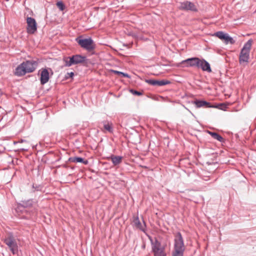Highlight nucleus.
<instances>
[{"label": "nucleus", "instance_id": "obj_1", "mask_svg": "<svg viewBox=\"0 0 256 256\" xmlns=\"http://www.w3.org/2000/svg\"><path fill=\"white\" fill-rule=\"evenodd\" d=\"M38 64L37 61L32 60L23 62L15 70L14 74L17 76H22L27 73L32 72Z\"/></svg>", "mask_w": 256, "mask_h": 256}, {"label": "nucleus", "instance_id": "obj_2", "mask_svg": "<svg viewBox=\"0 0 256 256\" xmlns=\"http://www.w3.org/2000/svg\"><path fill=\"white\" fill-rule=\"evenodd\" d=\"M174 236V248L172 256H184L185 246L182 235L180 232H177Z\"/></svg>", "mask_w": 256, "mask_h": 256}, {"label": "nucleus", "instance_id": "obj_3", "mask_svg": "<svg viewBox=\"0 0 256 256\" xmlns=\"http://www.w3.org/2000/svg\"><path fill=\"white\" fill-rule=\"evenodd\" d=\"M253 40L250 39L241 50L239 56V62L240 64H246L250 58V53Z\"/></svg>", "mask_w": 256, "mask_h": 256}, {"label": "nucleus", "instance_id": "obj_4", "mask_svg": "<svg viewBox=\"0 0 256 256\" xmlns=\"http://www.w3.org/2000/svg\"><path fill=\"white\" fill-rule=\"evenodd\" d=\"M76 41L82 48L88 52L94 50L96 48V44L90 38L83 39L78 37L76 38Z\"/></svg>", "mask_w": 256, "mask_h": 256}, {"label": "nucleus", "instance_id": "obj_5", "mask_svg": "<svg viewBox=\"0 0 256 256\" xmlns=\"http://www.w3.org/2000/svg\"><path fill=\"white\" fill-rule=\"evenodd\" d=\"M4 242L8 246L10 252L14 254L18 253V246L14 238L12 236H8V237L6 238L4 240Z\"/></svg>", "mask_w": 256, "mask_h": 256}, {"label": "nucleus", "instance_id": "obj_6", "mask_svg": "<svg viewBox=\"0 0 256 256\" xmlns=\"http://www.w3.org/2000/svg\"><path fill=\"white\" fill-rule=\"evenodd\" d=\"M27 32L30 34H34L37 30V24L36 20L31 17L26 18Z\"/></svg>", "mask_w": 256, "mask_h": 256}, {"label": "nucleus", "instance_id": "obj_7", "mask_svg": "<svg viewBox=\"0 0 256 256\" xmlns=\"http://www.w3.org/2000/svg\"><path fill=\"white\" fill-rule=\"evenodd\" d=\"M179 9L182 10H190L192 12H197L198 9L196 6L192 2L188 1H184L180 2L179 6Z\"/></svg>", "mask_w": 256, "mask_h": 256}, {"label": "nucleus", "instance_id": "obj_8", "mask_svg": "<svg viewBox=\"0 0 256 256\" xmlns=\"http://www.w3.org/2000/svg\"><path fill=\"white\" fill-rule=\"evenodd\" d=\"M15 210L20 216L21 214L22 215L20 216L21 218L26 217L27 215H30V213L32 212V210H28L20 204H18Z\"/></svg>", "mask_w": 256, "mask_h": 256}, {"label": "nucleus", "instance_id": "obj_9", "mask_svg": "<svg viewBox=\"0 0 256 256\" xmlns=\"http://www.w3.org/2000/svg\"><path fill=\"white\" fill-rule=\"evenodd\" d=\"M200 61V59L194 57L188 58L186 60H182V63L183 64H186V66H190V67H196L198 68V64Z\"/></svg>", "mask_w": 256, "mask_h": 256}, {"label": "nucleus", "instance_id": "obj_10", "mask_svg": "<svg viewBox=\"0 0 256 256\" xmlns=\"http://www.w3.org/2000/svg\"><path fill=\"white\" fill-rule=\"evenodd\" d=\"M145 82L152 86H162L170 84V82L166 80H158L154 79H148L146 80Z\"/></svg>", "mask_w": 256, "mask_h": 256}, {"label": "nucleus", "instance_id": "obj_11", "mask_svg": "<svg viewBox=\"0 0 256 256\" xmlns=\"http://www.w3.org/2000/svg\"><path fill=\"white\" fill-rule=\"evenodd\" d=\"M143 222L144 224L140 222L138 216H133L132 222L133 226H134L136 228L139 229L142 232H144L146 228V224L144 221H143Z\"/></svg>", "mask_w": 256, "mask_h": 256}, {"label": "nucleus", "instance_id": "obj_12", "mask_svg": "<svg viewBox=\"0 0 256 256\" xmlns=\"http://www.w3.org/2000/svg\"><path fill=\"white\" fill-rule=\"evenodd\" d=\"M160 244L156 240V244L152 248L154 256H166L164 250L160 248Z\"/></svg>", "mask_w": 256, "mask_h": 256}, {"label": "nucleus", "instance_id": "obj_13", "mask_svg": "<svg viewBox=\"0 0 256 256\" xmlns=\"http://www.w3.org/2000/svg\"><path fill=\"white\" fill-rule=\"evenodd\" d=\"M40 72V84L44 85L48 82L50 79L49 72L47 68H42Z\"/></svg>", "mask_w": 256, "mask_h": 256}, {"label": "nucleus", "instance_id": "obj_14", "mask_svg": "<svg viewBox=\"0 0 256 256\" xmlns=\"http://www.w3.org/2000/svg\"><path fill=\"white\" fill-rule=\"evenodd\" d=\"M198 68H200L203 71H206L208 72H212L210 64L204 59H200Z\"/></svg>", "mask_w": 256, "mask_h": 256}, {"label": "nucleus", "instance_id": "obj_15", "mask_svg": "<svg viewBox=\"0 0 256 256\" xmlns=\"http://www.w3.org/2000/svg\"><path fill=\"white\" fill-rule=\"evenodd\" d=\"M74 64H84L87 60L86 57L80 54H75L72 56Z\"/></svg>", "mask_w": 256, "mask_h": 256}, {"label": "nucleus", "instance_id": "obj_16", "mask_svg": "<svg viewBox=\"0 0 256 256\" xmlns=\"http://www.w3.org/2000/svg\"><path fill=\"white\" fill-rule=\"evenodd\" d=\"M22 206L28 210H32V212L33 211V204L34 202L32 200H22L20 203Z\"/></svg>", "mask_w": 256, "mask_h": 256}, {"label": "nucleus", "instance_id": "obj_17", "mask_svg": "<svg viewBox=\"0 0 256 256\" xmlns=\"http://www.w3.org/2000/svg\"><path fill=\"white\" fill-rule=\"evenodd\" d=\"M68 160L73 162H80L86 165L88 164V160H84L83 158L80 157H70L68 158Z\"/></svg>", "mask_w": 256, "mask_h": 256}, {"label": "nucleus", "instance_id": "obj_18", "mask_svg": "<svg viewBox=\"0 0 256 256\" xmlns=\"http://www.w3.org/2000/svg\"><path fill=\"white\" fill-rule=\"evenodd\" d=\"M63 62L65 66L70 67L74 65L72 56H66L63 58Z\"/></svg>", "mask_w": 256, "mask_h": 256}, {"label": "nucleus", "instance_id": "obj_19", "mask_svg": "<svg viewBox=\"0 0 256 256\" xmlns=\"http://www.w3.org/2000/svg\"><path fill=\"white\" fill-rule=\"evenodd\" d=\"M197 108H200L202 106H204L206 108H210L212 107L210 102H208L204 100H196L194 102Z\"/></svg>", "mask_w": 256, "mask_h": 256}, {"label": "nucleus", "instance_id": "obj_20", "mask_svg": "<svg viewBox=\"0 0 256 256\" xmlns=\"http://www.w3.org/2000/svg\"><path fill=\"white\" fill-rule=\"evenodd\" d=\"M110 159L114 165L116 166L122 162V157L121 156L112 155L110 156Z\"/></svg>", "mask_w": 256, "mask_h": 256}, {"label": "nucleus", "instance_id": "obj_21", "mask_svg": "<svg viewBox=\"0 0 256 256\" xmlns=\"http://www.w3.org/2000/svg\"><path fill=\"white\" fill-rule=\"evenodd\" d=\"M102 123L104 128L105 130L108 131L110 133H112L113 132L112 124V122L108 121H104Z\"/></svg>", "mask_w": 256, "mask_h": 256}, {"label": "nucleus", "instance_id": "obj_22", "mask_svg": "<svg viewBox=\"0 0 256 256\" xmlns=\"http://www.w3.org/2000/svg\"><path fill=\"white\" fill-rule=\"evenodd\" d=\"M208 134L220 142H222L224 141V138L219 134L216 132H212L208 131Z\"/></svg>", "mask_w": 256, "mask_h": 256}, {"label": "nucleus", "instance_id": "obj_23", "mask_svg": "<svg viewBox=\"0 0 256 256\" xmlns=\"http://www.w3.org/2000/svg\"><path fill=\"white\" fill-rule=\"evenodd\" d=\"M224 42L226 44H234L235 43V40L230 36L227 34L226 38L224 40Z\"/></svg>", "mask_w": 256, "mask_h": 256}, {"label": "nucleus", "instance_id": "obj_24", "mask_svg": "<svg viewBox=\"0 0 256 256\" xmlns=\"http://www.w3.org/2000/svg\"><path fill=\"white\" fill-rule=\"evenodd\" d=\"M214 35L216 36H217L218 38L220 39L221 40H224V38H226V36L227 34H225L223 32L220 31V32H216Z\"/></svg>", "mask_w": 256, "mask_h": 256}, {"label": "nucleus", "instance_id": "obj_25", "mask_svg": "<svg viewBox=\"0 0 256 256\" xmlns=\"http://www.w3.org/2000/svg\"><path fill=\"white\" fill-rule=\"evenodd\" d=\"M112 72L114 74H116L118 75L130 78V76L126 73H124L122 72H119L115 70H112Z\"/></svg>", "mask_w": 256, "mask_h": 256}, {"label": "nucleus", "instance_id": "obj_26", "mask_svg": "<svg viewBox=\"0 0 256 256\" xmlns=\"http://www.w3.org/2000/svg\"><path fill=\"white\" fill-rule=\"evenodd\" d=\"M56 6L61 11H63L66 8L65 5L62 1L57 2Z\"/></svg>", "mask_w": 256, "mask_h": 256}, {"label": "nucleus", "instance_id": "obj_27", "mask_svg": "<svg viewBox=\"0 0 256 256\" xmlns=\"http://www.w3.org/2000/svg\"><path fill=\"white\" fill-rule=\"evenodd\" d=\"M130 92L131 94H132L134 95H136L138 96L142 95V92H138L134 89H130Z\"/></svg>", "mask_w": 256, "mask_h": 256}, {"label": "nucleus", "instance_id": "obj_28", "mask_svg": "<svg viewBox=\"0 0 256 256\" xmlns=\"http://www.w3.org/2000/svg\"><path fill=\"white\" fill-rule=\"evenodd\" d=\"M74 76V72H68L65 75V79L68 80L70 78H72Z\"/></svg>", "mask_w": 256, "mask_h": 256}, {"label": "nucleus", "instance_id": "obj_29", "mask_svg": "<svg viewBox=\"0 0 256 256\" xmlns=\"http://www.w3.org/2000/svg\"><path fill=\"white\" fill-rule=\"evenodd\" d=\"M220 108L222 110H225L227 108V105L224 104H222L220 105Z\"/></svg>", "mask_w": 256, "mask_h": 256}, {"label": "nucleus", "instance_id": "obj_30", "mask_svg": "<svg viewBox=\"0 0 256 256\" xmlns=\"http://www.w3.org/2000/svg\"><path fill=\"white\" fill-rule=\"evenodd\" d=\"M32 188H35V190H42V187L40 185H38V186H34V184L32 185Z\"/></svg>", "mask_w": 256, "mask_h": 256}, {"label": "nucleus", "instance_id": "obj_31", "mask_svg": "<svg viewBox=\"0 0 256 256\" xmlns=\"http://www.w3.org/2000/svg\"><path fill=\"white\" fill-rule=\"evenodd\" d=\"M2 92L1 90L0 89V96L2 95Z\"/></svg>", "mask_w": 256, "mask_h": 256}, {"label": "nucleus", "instance_id": "obj_32", "mask_svg": "<svg viewBox=\"0 0 256 256\" xmlns=\"http://www.w3.org/2000/svg\"><path fill=\"white\" fill-rule=\"evenodd\" d=\"M63 167H64V168H66V167H67V166H66V164H64V166H63Z\"/></svg>", "mask_w": 256, "mask_h": 256}, {"label": "nucleus", "instance_id": "obj_33", "mask_svg": "<svg viewBox=\"0 0 256 256\" xmlns=\"http://www.w3.org/2000/svg\"><path fill=\"white\" fill-rule=\"evenodd\" d=\"M0 108H1V107L0 106Z\"/></svg>", "mask_w": 256, "mask_h": 256}]
</instances>
